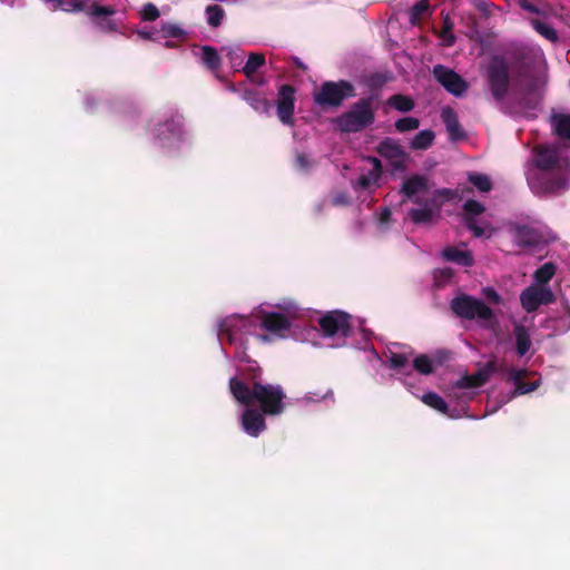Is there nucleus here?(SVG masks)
I'll return each instance as SVG.
<instances>
[{
	"mask_svg": "<svg viewBox=\"0 0 570 570\" xmlns=\"http://www.w3.org/2000/svg\"><path fill=\"white\" fill-rule=\"evenodd\" d=\"M229 390L238 403L246 406L257 404L265 415L277 416L286 409V394L278 384L255 382L254 386H249L244 380L234 376L229 380Z\"/></svg>",
	"mask_w": 570,
	"mask_h": 570,
	"instance_id": "nucleus-1",
	"label": "nucleus"
},
{
	"mask_svg": "<svg viewBox=\"0 0 570 570\" xmlns=\"http://www.w3.org/2000/svg\"><path fill=\"white\" fill-rule=\"evenodd\" d=\"M534 164L540 170L533 178V187L542 194H554L566 188V177L556 171L560 167L559 150L552 146H537Z\"/></svg>",
	"mask_w": 570,
	"mask_h": 570,
	"instance_id": "nucleus-2",
	"label": "nucleus"
},
{
	"mask_svg": "<svg viewBox=\"0 0 570 570\" xmlns=\"http://www.w3.org/2000/svg\"><path fill=\"white\" fill-rule=\"evenodd\" d=\"M519 88L524 106L535 109L543 98L548 75L540 59H523L518 68Z\"/></svg>",
	"mask_w": 570,
	"mask_h": 570,
	"instance_id": "nucleus-3",
	"label": "nucleus"
},
{
	"mask_svg": "<svg viewBox=\"0 0 570 570\" xmlns=\"http://www.w3.org/2000/svg\"><path fill=\"white\" fill-rule=\"evenodd\" d=\"M450 308L455 316L466 321L475 320L483 328H492L498 324L493 309L469 294L455 296L450 303Z\"/></svg>",
	"mask_w": 570,
	"mask_h": 570,
	"instance_id": "nucleus-4",
	"label": "nucleus"
},
{
	"mask_svg": "<svg viewBox=\"0 0 570 570\" xmlns=\"http://www.w3.org/2000/svg\"><path fill=\"white\" fill-rule=\"evenodd\" d=\"M375 120L373 98H362L353 104L348 111L336 119L337 127L343 132H360Z\"/></svg>",
	"mask_w": 570,
	"mask_h": 570,
	"instance_id": "nucleus-5",
	"label": "nucleus"
},
{
	"mask_svg": "<svg viewBox=\"0 0 570 570\" xmlns=\"http://www.w3.org/2000/svg\"><path fill=\"white\" fill-rule=\"evenodd\" d=\"M489 90L497 102H502L510 88L509 65L504 57L493 56L487 69Z\"/></svg>",
	"mask_w": 570,
	"mask_h": 570,
	"instance_id": "nucleus-6",
	"label": "nucleus"
},
{
	"mask_svg": "<svg viewBox=\"0 0 570 570\" xmlns=\"http://www.w3.org/2000/svg\"><path fill=\"white\" fill-rule=\"evenodd\" d=\"M525 11L534 13L535 17L530 18L532 28L546 40L556 43L559 41L557 30L548 22V19L558 14V12L549 6L548 2H519Z\"/></svg>",
	"mask_w": 570,
	"mask_h": 570,
	"instance_id": "nucleus-7",
	"label": "nucleus"
},
{
	"mask_svg": "<svg viewBox=\"0 0 570 570\" xmlns=\"http://www.w3.org/2000/svg\"><path fill=\"white\" fill-rule=\"evenodd\" d=\"M356 96L355 87L347 80L325 81L314 94L316 105L325 107H340L347 98Z\"/></svg>",
	"mask_w": 570,
	"mask_h": 570,
	"instance_id": "nucleus-8",
	"label": "nucleus"
},
{
	"mask_svg": "<svg viewBox=\"0 0 570 570\" xmlns=\"http://www.w3.org/2000/svg\"><path fill=\"white\" fill-rule=\"evenodd\" d=\"M318 325L324 336L340 335L344 338L352 333L351 316L342 311H332L320 317Z\"/></svg>",
	"mask_w": 570,
	"mask_h": 570,
	"instance_id": "nucleus-9",
	"label": "nucleus"
},
{
	"mask_svg": "<svg viewBox=\"0 0 570 570\" xmlns=\"http://www.w3.org/2000/svg\"><path fill=\"white\" fill-rule=\"evenodd\" d=\"M376 150L389 161L393 173H404L407 169L406 160L410 156L399 140L386 137L379 144Z\"/></svg>",
	"mask_w": 570,
	"mask_h": 570,
	"instance_id": "nucleus-10",
	"label": "nucleus"
},
{
	"mask_svg": "<svg viewBox=\"0 0 570 570\" xmlns=\"http://www.w3.org/2000/svg\"><path fill=\"white\" fill-rule=\"evenodd\" d=\"M556 301L553 292L549 287L531 285L520 294L521 306L528 313L537 311L540 305H548Z\"/></svg>",
	"mask_w": 570,
	"mask_h": 570,
	"instance_id": "nucleus-11",
	"label": "nucleus"
},
{
	"mask_svg": "<svg viewBox=\"0 0 570 570\" xmlns=\"http://www.w3.org/2000/svg\"><path fill=\"white\" fill-rule=\"evenodd\" d=\"M432 73L436 81L450 94L459 97L462 96L466 89V81L454 70L443 66L435 65L433 67Z\"/></svg>",
	"mask_w": 570,
	"mask_h": 570,
	"instance_id": "nucleus-12",
	"label": "nucleus"
},
{
	"mask_svg": "<svg viewBox=\"0 0 570 570\" xmlns=\"http://www.w3.org/2000/svg\"><path fill=\"white\" fill-rule=\"evenodd\" d=\"M296 89L292 85H282L278 88L276 100V114L279 121L284 125L294 124Z\"/></svg>",
	"mask_w": 570,
	"mask_h": 570,
	"instance_id": "nucleus-13",
	"label": "nucleus"
},
{
	"mask_svg": "<svg viewBox=\"0 0 570 570\" xmlns=\"http://www.w3.org/2000/svg\"><path fill=\"white\" fill-rule=\"evenodd\" d=\"M508 232L513 243L520 248L534 247L541 243L540 232L528 224L510 223Z\"/></svg>",
	"mask_w": 570,
	"mask_h": 570,
	"instance_id": "nucleus-14",
	"label": "nucleus"
},
{
	"mask_svg": "<svg viewBox=\"0 0 570 570\" xmlns=\"http://www.w3.org/2000/svg\"><path fill=\"white\" fill-rule=\"evenodd\" d=\"M464 209V225L465 227L472 232L473 236L476 238L483 237L485 234V230L483 227L479 226L476 224L475 216H479L485 212L484 205H482L480 202L475 199H468L463 204Z\"/></svg>",
	"mask_w": 570,
	"mask_h": 570,
	"instance_id": "nucleus-15",
	"label": "nucleus"
},
{
	"mask_svg": "<svg viewBox=\"0 0 570 570\" xmlns=\"http://www.w3.org/2000/svg\"><path fill=\"white\" fill-rule=\"evenodd\" d=\"M261 325L267 332H271L279 337H286L292 327L289 318L277 312L264 313L262 316Z\"/></svg>",
	"mask_w": 570,
	"mask_h": 570,
	"instance_id": "nucleus-16",
	"label": "nucleus"
},
{
	"mask_svg": "<svg viewBox=\"0 0 570 570\" xmlns=\"http://www.w3.org/2000/svg\"><path fill=\"white\" fill-rule=\"evenodd\" d=\"M264 413L254 407H247L242 414L243 430L253 438H257L266 430Z\"/></svg>",
	"mask_w": 570,
	"mask_h": 570,
	"instance_id": "nucleus-17",
	"label": "nucleus"
},
{
	"mask_svg": "<svg viewBox=\"0 0 570 570\" xmlns=\"http://www.w3.org/2000/svg\"><path fill=\"white\" fill-rule=\"evenodd\" d=\"M429 190V179L424 175L414 174L407 177L401 187L400 193L407 199L415 204H421V200L415 197L419 194H425Z\"/></svg>",
	"mask_w": 570,
	"mask_h": 570,
	"instance_id": "nucleus-18",
	"label": "nucleus"
},
{
	"mask_svg": "<svg viewBox=\"0 0 570 570\" xmlns=\"http://www.w3.org/2000/svg\"><path fill=\"white\" fill-rule=\"evenodd\" d=\"M495 371L494 362H488L483 368L472 375H463L455 383L458 389H476L483 386Z\"/></svg>",
	"mask_w": 570,
	"mask_h": 570,
	"instance_id": "nucleus-19",
	"label": "nucleus"
},
{
	"mask_svg": "<svg viewBox=\"0 0 570 570\" xmlns=\"http://www.w3.org/2000/svg\"><path fill=\"white\" fill-rule=\"evenodd\" d=\"M441 256L446 262L455 263L463 267L474 265V257L470 250H462L455 246H448L441 252Z\"/></svg>",
	"mask_w": 570,
	"mask_h": 570,
	"instance_id": "nucleus-20",
	"label": "nucleus"
},
{
	"mask_svg": "<svg viewBox=\"0 0 570 570\" xmlns=\"http://www.w3.org/2000/svg\"><path fill=\"white\" fill-rule=\"evenodd\" d=\"M166 131L170 134L173 138L179 139L184 132L183 117L175 115L164 124H159L156 128V137L163 141L165 139L163 136Z\"/></svg>",
	"mask_w": 570,
	"mask_h": 570,
	"instance_id": "nucleus-21",
	"label": "nucleus"
},
{
	"mask_svg": "<svg viewBox=\"0 0 570 570\" xmlns=\"http://www.w3.org/2000/svg\"><path fill=\"white\" fill-rule=\"evenodd\" d=\"M243 99L258 114L268 115L271 102L259 91L255 89H246L243 92Z\"/></svg>",
	"mask_w": 570,
	"mask_h": 570,
	"instance_id": "nucleus-22",
	"label": "nucleus"
},
{
	"mask_svg": "<svg viewBox=\"0 0 570 570\" xmlns=\"http://www.w3.org/2000/svg\"><path fill=\"white\" fill-rule=\"evenodd\" d=\"M441 118L446 127V130L451 139L458 140L464 137V131L461 128L458 116L451 108L443 109Z\"/></svg>",
	"mask_w": 570,
	"mask_h": 570,
	"instance_id": "nucleus-23",
	"label": "nucleus"
},
{
	"mask_svg": "<svg viewBox=\"0 0 570 570\" xmlns=\"http://www.w3.org/2000/svg\"><path fill=\"white\" fill-rule=\"evenodd\" d=\"M525 370H512L509 374V381H512L515 385L513 392L514 395H522L530 393L539 387V382L525 383L523 377L525 376Z\"/></svg>",
	"mask_w": 570,
	"mask_h": 570,
	"instance_id": "nucleus-24",
	"label": "nucleus"
},
{
	"mask_svg": "<svg viewBox=\"0 0 570 570\" xmlns=\"http://www.w3.org/2000/svg\"><path fill=\"white\" fill-rule=\"evenodd\" d=\"M513 334L519 356H524L531 348L532 342L528 328L522 324L514 325Z\"/></svg>",
	"mask_w": 570,
	"mask_h": 570,
	"instance_id": "nucleus-25",
	"label": "nucleus"
},
{
	"mask_svg": "<svg viewBox=\"0 0 570 570\" xmlns=\"http://www.w3.org/2000/svg\"><path fill=\"white\" fill-rule=\"evenodd\" d=\"M553 132L562 140L570 141V114H554L551 117Z\"/></svg>",
	"mask_w": 570,
	"mask_h": 570,
	"instance_id": "nucleus-26",
	"label": "nucleus"
},
{
	"mask_svg": "<svg viewBox=\"0 0 570 570\" xmlns=\"http://www.w3.org/2000/svg\"><path fill=\"white\" fill-rule=\"evenodd\" d=\"M92 6L90 7L91 11L90 14L99 20V22L102 24V28L107 30H114L115 23L108 19L111 14L115 13V9L109 6H100L99 2H91Z\"/></svg>",
	"mask_w": 570,
	"mask_h": 570,
	"instance_id": "nucleus-27",
	"label": "nucleus"
},
{
	"mask_svg": "<svg viewBox=\"0 0 570 570\" xmlns=\"http://www.w3.org/2000/svg\"><path fill=\"white\" fill-rule=\"evenodd\" d=\"M421 400L425 405L436 410L438 412H440L451 419L458 417V415L450 413L448 403L444 401L443 397H441L435 392H428V393L423 394Z\"/></svg>",
	"mask_w": 570,
	"mask_h": 570,
	"instance_id": "nucleus-28",
	"label": "nucleus"
},
{
	"mask_svg": "<svg viewBox=\"0 0 570 570\" xmlns=\"http://www.w3.org/2000/svg\"><path fill=\"white\" fill-rule=\"evenodd\" d=\"M563 314L558 318L547 320V327L553 328L559 333H566L570 330V305L567 299L562 301Z\"/></svg>",
	"mask_w": 570,
	"mask_h": 570,
	"instance_id": "nucleus-29",
	"label": "nucleus"
},
{
	"mask_svg": "<svg viewBox=\"0 0 570 570\" xmlns=\"http://www.w3.org/2000/svg\"><path fill=\"white\" fill-rule=\"evenodd\" d=\"M435 134L431 129H424L417 132L411 140L410 147L413 150H425L434 142Z\"/></svg>",
	"mask_w": 570,
	"mask_h": 570,
	"instance_id": "nucleus-30",
	"label": "nucleus"
},
{
	"mask_svg": "<svg viewBox=\"0 0 570 570\" xmlns=\"http://www.w3.org/2000/svg\"><path fill=\"white\" fill-rule=\"evenodd\" d=\"M238 318L226 317L218 323V337L222 341H227L229 344L234 343V332L237 328Z\"/></svg>",
	"mask_w": 570,
	"mask_h": 570,
	"instance_id": "nucleus-31",
	"label": "nucleus"
},
{
	"mask_svg": "<svg viewBox=\"0 0 570 570\" xmlns=\"http://www.w3.org/2000/svg\"><path fill=\"white\" fill-rule=\"evenodd\" d=\"M386 104L401 112H409L415 107L413 98L402 94L392 95Z\"/></svg>",
	"mask_w": 570,
	"mask_h": 570,
	"instance_id": "nucleus-32",
	"label": "nucleus"
},
{
	"mask_svg": "<svg viewBox=\"0 0 570 570\" xmlns=\"http://www.w3.org/2000/svg\"><path fill=\"white\" fill-rule=\"evenodd\" d=\"M554 274H556V265L551 262H548V263H544L542 266H540L534 272L533 277L538 284L544 285V284H548L552 279Z\"/></svg>",
	"mask_w": 570,
	"mask_h": 570,
	"instance_id": "nucleus-33",
	"label": "nucleus"
},
{
	"mask_svg": "<svg viewBox=\"0 0 570 570\" xmlns=\"http://www.w3.org/2000/svg\"><path fill=\"white\" fill-rule=\"evenodd\" d=\"M413 367L422 375H430L434 372V360L426 354H420L413 360Z\"/></svg>",
	"mask_w": 570,
	"mask_h": 570,
	"instance_id": "nucleus-34",
	"label": "nucleus"
},
{
	"mask_svg": "<svg viewBox=\"0 0 570 570\" xmlns=\"http://www.w3.org/2000/svg\"><path fill=\"white\" fill-rule=\"evenodd\" d=\"M207 23L213 28H218L225 17L224 9L218 4H210L205 10Z\"/></svg>",
	"mask_w": 570,
	"mask_h": 570,
	"instance_id": "nucleus-35",
	"label": "nucleus"
},
{
	"mask_svg": "<svg viewBox=\"0 0 570 570\" xmlns=\"http://www.w3.org/2000/svg\"><path fill=\"white\" fill-rule=\"evenodd\" d=\"M158 33H159V39L160 38H164V39H169V38L185 39L186 38V31L183 28H180L177 24L169 23V22L163 23L160 29L158 30Z\"/></svg>",
	"mask_w": 570,
	"mask_h": 570,
	"instance_id": "nucleus-36",
	"label": "nucleus"
},
{
	"mask_svg": "<svg viewBox=\"0 0 570 570\" xmlns=\"http://www.w3.org/2000/svg\"><path fill=\"white\" fill-rule=\"evenodd\" d=\"M264 65H265L264 55L258 53V52H250L245 66L243 67V72L247 77H250L252 75H254L257 71L258 68H261Z\"/></svg>",
	"mask_w": 570,
	"mask_h": 570,
	"instance_id": "nucleus-37",
	"label": "nucleus"
},
{
	"mask_svg": "<svg viewBox=\"0 0 570 570\" xmlns=\"http://www.w3.org/2000/svg\"><path fill=\"white\" fill-rule=\"evenodd\" d=\"M468 179L481 193H488L492 189V181L485 174L470 173Z\"/></svg>",
	"mask_w": 570,
	"mask_h": 570,
	"instance_id": "nucleus-38",
	"label": "nucleus"
},
{
	"mask_svg": "<svg viewBox=\"0 0 570 570\" xmlns=\"http://www.w3.org/2000/svg\"><path fill=\"white\" fill-rule=\"evenodd\" d=\"M203 50V62L209 68L210 70H217L220 67V57L215 48L210 46H204L202 48Z\"/></svg>",
	"mask_w": 570,
	"mask_h": 570,
	"instance_id": "nucleus-39",
	"label": "nucleus"
},
{
	"mask_svg": "<svg viewBox=\"0 0 570 570\" xmlns=\"http://www.w3.org/2000/svg\"><path fill=\"white\" fill-rule=\"evenodd\" d=\"M407 216L414 224H428L433 218V210L429 207L412 208L409 210Z\"/></svg>",
	"mask_w": 570,
	"mask_h": 570,
	"instance_id": "nucleus-40",
	"label": "nucleus"
},
{
	"mask_svg": "<svg viewBox=\"0 0 570 570\" xmlns=\"http://www.w3.org/2000/svg\"><path fill=\"white\" fill-rule=\"evenodd\" d=\"M263 371L257 365H249L242 372V377L239 380H244L249 386H254L255 382H262Z\"/></svg>",
	"mask_w": 570,
	"mask_h": 570,
	"instance_id": "nucleus-41",
	"label": "nucleus"
},
{
	"mask_svg": "<svg viewBox=\"0 0 570 570\" xmlns=\"http://www.w3.org/2000/svg\"><path fill=\"white\" fill-rule=\"evenodd\" d=\"M394 127L399 132L415 130L420 127V120L415 117H403L395 121Z\"/></svg>",
	"mask_w": 570,
	"mask_h": 570,
	"instance_id": "nucleus-42",
	"label": "nucleus"
},
{
	"mask_svg": "<svg viewBox=\"0 0 570 570\" xmlns=\"http://www.w3.org/2000/svg\"><path fill=\"white\" fill-rule=\"evenodd\" d=\"M88 2H55L53 10H63L67 12H80L87 8Z\"/></svg>",
	"mask_w": 570,
	"mask_h": 570,
	"instance_id": "nucleus-43",
	"label": "nucleus"
},
{
	"mask_svg": "<svg viewBox=\"0 0 570 570\" xmlns=\"http://www.w3.org/2000/svg\"><path fill=\"white\" fill-rule=\"evenodd\" d=\"M430 9L429 2H415L411 8L410 21L412 24H416L421 17Z\"/></svg>",
	"mask_w": 570,
	"mask_h": 570,
	"instance_id": "nucleus-44",
	"label": "nucleus"
},
{
	"mask_svg": "<svg viewBox=\"0 0 570 570\" xmlns=\"http://www.w3.org/2000/svg\"><path fill=\"white\" fill-rule=\"evenodd\" d=\"M481 293L492 305H501L503 302L501 295L491 286L483 287Z\"/></svg>",
	"mask_w": 570,
	"mask_h": 570,
	"instance_id": "nucleus-45",
	"label": "nucleus"
},
{
	"mask_svg": "<svg viewBox=\"0 0 570 570\" xmlns=\"http://www.w3.org/2000/svg\"><path fill=\"white\" fill-rule=\"evenodd\" d=\"M390 366L394 370H401L407 365L409 360L405 354L391 353L389 357Z\"/></svg>",
	"mask_w": 570,
	"mask_h": 570,
	"instance_id": "nucleus-46",
	"label": "nucleus"
},
{
	"mask_svg": "<svg viewBox=\"0 0 570 570\" xmlns=\"http://www.w3.org/2000/svg\"><path fill=\"white\" fill-rule=\"evenodd\" d=\"M140 13L145 21H155L159 17V10L151 2H148Z\"/></svg>",
	"mask_w": 570,
	"mask_h": 570,
	"instance_id": "nucleus-47",
	"label": "nucleus"
},
{
	"mask_svg": "<svg viewBox=\"0 0 570 570\" xmlns=\"http://www.w3.org/2000/svg\"><path fill=\"white\" fill-rule=\"evenodd\" d=\"M377 180L379 178L368 171L367 174H362L358 177L355 186L361 189H367L371 187L372 184L376 183Z\"/></svg>",
	"mask_w": 570,
	"mask_h": 570,
	"instance_id": "nucleus-48",
	"label": "nucleus"
},
{
	"mask_svg": "<svg viewBox=\"0 0 570 570\" xmlns=\"http://www.w3.org/2000/svg\"><path fill=\"white\" fill-rule=\"evenodd\" d=\"M295 165L301 170L306 171L314 165V161H312L306 154L299 153L296 155Z\"/></svg>",
	"mask_w": 570,
	"mask_h": 570,
	"instance_id": "nucleus-49",
	"label": "nucleus"
},
{
	"mask_svg": "<svg viewBox=\"0 0 570 570\" xmlns=\"http://www.w3.org/2000/svg\"><path fill=\"white\" fill-rule=\"evenodd\" d=\"M492 8H495L494 2H476L478 11L484 17H489L491 14Z\"/></svg>",
	"mask_w": 570,
	"mask_h": 570,
	"instance_id": "nucleus-50",
	"label": "nucleus"
},
{
	"mask_svg": "<svg viewBox=\"0 0 570 570\" xmlns=\"http://www.w3.org/2000/svg\"><path fill=\"white\" fill-rule=\"evenodd\" d=\"M138 36L145 40H150V41L159 40L158 30H156V31H138Z\"/></svg>",
	"mask_w": 570,
	"mask_h": 570,
	"instance_id": "nucleus-51",
	"label": "nucleus"
},
{
	"mask_svg": "<svg viewBox=\"0 0 570 570\" xmlns=\"http://www.w3.org/2000/svg\"><path fill=\"white\" fill-rule=\"evenodd\" d=\"M370 160L373 164V169L370 170V173H372L377 178H380V176L382 174V163H381V160L379 158H375V157H371Z\"/></svg>",
	"mask_w": 570,
	"mask_h": 570,
	"instance_id": "nucleus-52",
	"label": "nucleus"
},
{
	"mask_svg": "<svg viewBox=\"0 0 570 570\" xmlns=\"http://www.w3.org/2000/svg\"><path fill=\"white\" fill-rule=\"evenodd\" d=\"M386 81V78L381 73H375L371 77V85L372 86H382Z\"/></svg>",
	"mask_w": 570,
	"mask_h": 570,
	"instance_id": "nucleus-53",
	"label": "nucleus"
},
{
	"mask_svg": "<svg viewBox=\"0 0 570 570\" xmlns=\"http://www.w3.org/2000/svg\"><path fill=\"white\" fill-rule=\"evenodd\" d=\"M391 215H392V213H391L390 208H387V207L383 208L380 213V222L382 224L387 223L391 218Z\"/></svg>",
	"mask_w": 570,
	"mask_h": 570,
	"instance_id": "nucleus-54",
	"label": "nucleus"
},
{
	"mask_svg": "<svg viewBox=\"0 0 570 570\" xmlns=\"http://www.w3.org/2000/svg\"><path fill=\"white\" fill-rule=\"evenodd\" d=\"M448 358H449V352L440 351L436 353V356H435L436 364H442L443 360H448Z\"/></svg>",
	"mask_w": 570,
	"mask_h": 570,
	"instance_id": "nucleus-55",
	"label": "nucleus"
},
{
	"mask_svg": "<svg viewBox=\"0 0 570 570\" xmlns=\"http://www.w3.org/2000/svg\"><path fill=\"white\" fill-rule=\"evenodd\" d=\"M347 200H346V196L345 195H340V196H336L335 199H334V204L338 205V204H346Z\"/></svg>",
	"mask_w": 570,
	"mask_h": 570,
	"instance_id": "nucleus-56",
	"label": "nucleus"
},
{
	"mask_svg": "<svg viewBox=\"0 0 570 570\" xmlns=\"http://www.w3.org/2000/svg\"><path fill=\"white\" fill-rule=\"evenodd\" d=\"M295 66L301 70H306L307 67L304 62H302L298 58H294Z\"/></svg>",
	"mask_w": 570,
	"mask_h": 570,
	"instance_id": "nucleus-57",
	"label": "nucleus"
},
{
	"mask_svg": "<svg viewBox=\"0 0 570 570\" xmlns=\"http://www.w3.org/2000/svg\"><path fill=\"white\" fill-rule=\"evenodd\" d=\"M441 274L444 276V277H452L453 273H452V269L451 268H444L442 269Z\"/></svg>",
	"mask_w": 570,
	"mask_h": 570,
	"instance_id": "nucleus-58",
	"label": "nucleus"
},
{
	"mask_svg": "<svg viewBox=\"0 0 570 570\" xmlns=\"http://www.w3.org/2000/svg\"><path fill=\"white\" fill-rule=\"evenodd\" d=\"M164 47L165 48H176L177 45L175 41H171V40H167L165 43H164Z\"/></svg>",
	"mask_w": 570,
	"mask_h": 570,
	"instance_id": "nucleus-59",
	"label": "nucleus"
}]
</instances>
